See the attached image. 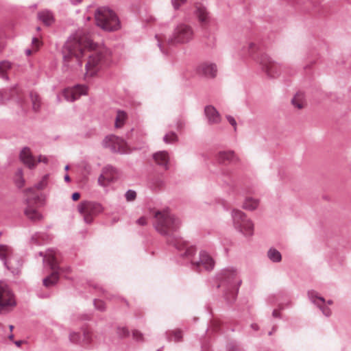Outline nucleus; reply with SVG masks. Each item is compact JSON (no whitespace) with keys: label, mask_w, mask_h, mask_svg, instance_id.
<instances>
[{"label":"nucleus","mask_w":351,"mask_h":351,"mask_svg":"<svg viewBox=\"0 0 351 351\" xmlns=\"http://www.w3.org/2000/svg\"><path fill=\"white\" fill-rule=\"evenodd\" d=\"M96 24L105 31H116L120 28V22L116 14L110 9L102 7L95 14Z\"/></svg>","instance_id":"4"},{"label":"nucleus","mask_w":351,"mask_h":351,"mask_svg":"<svg viewBox=\"0 0 351 351\" xmlns=\"http://www.w3.org/2000/svg\"><path fill=\"white\" fill-rule=\"evenodd\" d=\"M40 20L46 25H50L53 22V16L48 10L42 11L38 14Z\"/></svg>","instance_id":"24"},{"label":"nucleus","mask_w":351,"mask_h":351,"mask_svg":"<svg viewBox=\"0 0 351 351\" xmlns=\"http://www.w3.org/2000/svg\"><path fill=\"white\" fill-rule=\"evenodd\" d=\"M88 88L84 85H77L73 88H67L62 90V95L66 101H73L82 95H87Z\"/></svg>","instance_id":"11"},{"label":"nucleus","mask_w":351,"mask_h":351,"mask_svg":"<svg viewBox=\"0 0 351 351\" xmlns=\"http://www.w3.org/2000/svg\"><path fill=\"white\" fill-rule=\"evenodd\" d=\"M15 182L18 187L21 188L24 186L25 180L23 178L21 170H19L16 174Z\"/></svg>","instance_id":"34"},{"label":"nucleus","mask_w":351,"mask_h":351,"mask_svg":"<svg viewBox=\"0 0 351 351\" xmlns=\"http://www.w3.org/2000/svg\"><path fill=\"white\" fill-rule=\"evenodd\" d=\"M178 127V128L182 127V124H181V123H180V124H179Z\"/></svg>","instance_id":"61"},{"label":"nucleus","mask_w":351,"mask_h":351,"mask_svg":"<svg viewBox=\"0 0 351 351\" xmlns=\"http://www.w3.org/2000/svg\"><path fill=\"white\" fill-rule=\"evenodd\" d=\"M27 204V206L25 210L26 217L32 221H40L42 219V215L36 208L32 206L30 199L28 198Z\"/></svg>","instance_id":"19"},{"label":"nucleus","mask_w":351,"mask_h":351,"mask_svg":"<svg viewBox=\"0 0 351 351\" xmlns=\"http://www.w3.org/2000/svg\"><path fill=\"white\" fill-rule=\"evenodd\" d=\"M136 223L139 226H145L147 224V218L145 217H141L137 220Z\"/></svg>","instance_id":"45"},{"label":"nucleus","mask_w":351,"mask_h":351,"mask_svg":"<svg viewBox=\"0 0 351 351\" xmlns=\"http://www.w3.org/2000/svg\"><path fill=\"white\" fill-rule=\"evenodd\" d=\"M259 205V201L252 197H247L243 203V208L247 210H253Z\"/></svg>","instance_id":"25"},{"label":"nucleus","mask_w":351,"mask_h":351,"mask_svg":"<svg viewBox=\"0 0 351 351\" xmlns=\"http://www.w3.org/2000/svg\"><path fill=\"white\" fill-rule=\"evenodd\" d=\"M9 339H10V340H12V339H13V335H10V336H9Z\"/></svg>","instance_id":"56"},{"label":"nucleus","mask_w":351,"mask_h":351,"mask_svg":"<svg viewBox=\"0 0 351 351\" xmlns=\"http://www.w3.org/2000/svg\"><path fill=\"white\" fill-rule=\"evenodd\" d=\"M204 112L210 123L215 124L220 122L221 117L217 110L213 106H206Z\"/></svg>","instance_id":"18"},{"label":"nucleus","mask_w":351,"mask_h":351,"mask_svg":"<svg viewBox=\"0 0 351 351\" xmlns=\"http://www.w3.org/2000/svg\"><path fill=\"white\" fill-rule=\"evenodd\" d=\"M195 14L199 22L202 26L209 23V14L204 6L200 4L197 5Z\"/></svg>","instance_id":"17"},{"label":"nucleus","mask_w":351,"mask_h":351,"mask_svg":"<svg viewBox=\"0 0 351 351\" xmlns=\"http://www.w3.org/2000/svg\"><path fill=\"white\" fill-rule=\"evenodd\" d=\"M154 227L161 234L171 235L176 231L180 226V221L169 210H158L154 214Z\"/></svg>","instance_id":"3"},{"label":"nucleus","mask_w":351,"mask_h":351,"mask_svg":"<svg viewBox=\"0 0 351 351\" xmlns=\"http://www.w3.org/2000/svg\"><path fill=\"white\" fill-rule=\"evenodd\" d=\"M69 166H66V167H65V169H66V170H69Z\"/></svg>","instance_id":"60"},{"label":"nucleus","mask_w":351,"mask_h":351,"mask_svg":"<svg viewBox=\"0 0 351 351\" xmlns=\"http://www.w3.org/2000/svg\"><path fill=\"white\" fill-rule=\"evenodd\" d=\"M252 327L254 328L255 330L258 329L257 325H252Z\"/></svg>","instance_id":"54"},{"label":"nucleus","mask_w":351,"mask_h":351,"mask_svg":"<svg viewBox=\"0 0 351 351\" xmlns=\"http://www.w3.org/2000/svg\"><path fill=\"white\" fill-rule=\"evenodd\" d=\"M313 302L323 312L326 316H329L331 314L330 308L325 306V300L321 297H315L313 299Z\"/></svg>","instance_id":"22"},{"label":"nucleus","mask_w":351,"mask_h":351,"mask_svg":"<svg viewBox=\"0 0 351 351\" xmlns=\"http://www.w3.org/2000/svg\"><path fill=\"white\" fill-rule=\"evenodd\" d=\"M223 275L226 279L233 278L237 275V271L233 269H228L223 271Z\"/></svg>","instance_id":"36"},{"label":"nucleus","mask_w":351,"mask_h":351,"mask_svg":"<svg viewBox=\"0 0 351 351\" xmlns=\"http://www.w3.org/2000/svg\"><path fill=\"white\" fill-rule=\"evenodd\" d=\"M248 48H249L250 51H251L252 52H254L257 49L258 47L255 43H250L248 45Z\"/></svg>","instance_id":"47"},{"label":"nucleus","mask_w":351,"mask_h":351,"mask_svg":"<svg viewBox=\"0 0 351 351\" xmlns=\"http://www.w3.org/2000/svg\"><path fill=\"white\" fill-rule=\"evenodd\" d=\"M95 308L100 311H104L106 308V304L104 301L97 300L95 301Z\"/></svg>","instance_id":"41"},{"label":"nucleus","mask_w":351,"mask_h":351,"mask_svg":"<svg viewBox=\"0 0 351 351\" xmlns=\"http://www.w3.org/2000/svg\"><path fill=\"white\" fill-rule=\"evenodd\" d=\"M293 107L298 110H302L306 106L305 96L302 93H297L291 100Z\"/></svg>","instance_id":"21"},{"label":"nucleus","mask_w":351,"mask_h":351,"mask_svg":"<svg viewBox=\"0 0 351 351\" xmlns=\"http://www.w3.org/2000/svg\"><path fill=\"white\" fill-rule=\"evenodd\" d=\"M69 339L73 343H78L80 340V335L78 332H71Z\"/></svg>","instance_id":"40"},{"label":"nucleus","mask_w":351,"mask_h":351,"mask_svg":"<svg viewBox=\"0 0 351 351\" xmlns=\"http://www.w3.org/2000/svg\"><path fill=\"white\" fill-rule=\"evenodd\" d=\"M45 185V181L43 180V181L40 182V183L39 184H38V186H36L38 189H43Z\"/></svg>","instance_id":"50"},{"label":"nucleus","mask_w":351,"mask_h":351,"mask_svg":"<svg viewBox=\"0 0 351 351\" xmlns=\"http://www.w3.org/2000/svg\"><path fill=\"white\" fill-rule=\"evenodd\" d=\"M15 93H16V90L14 88L0 91V101L2 104L5 103V101H8L10 97H12Z\"/></svg>","instance_id":"27"},{"label":"nucleus","mask_w":351,"mask_h":351,"mask_svg":"<svg viewBox=\"0 0 351 351\" xmlns=\"http://www.w3.org/2000/svg\"><path fill=\"white\" fill-rule=\"evenodd\" d=\"M5 264L6 265V266L8 267V268L12 271V273L18 274V273L19 272V269H14V268L12 267L11 260L6 261L5 262Z\"/></svg>","instance_id":"42"},{"label":"nucleus","mask_w":351,"mask_h":351,"mask_svg":"<svg viewBox=\"0 0 351 351\" xmlns=\"http://www.w3.org/2000/svg\"><path fill=\"white\" fill-rule=\"evenodd\" d=\"M11 68L9 62L2 61L0 62V75L3 77L6 72Z\"/></svg>","instance_id":"33"},{"label":"nucleus","mask_w":351,"mask_h":351,"mask_svg":"<svg viewBox=\"0 0 351 351\" xmlns=\"http://www.w3.org/2000/svg\"><path fill=\"white\" fill-rule=\"evenodd\" d=\"M165 143L169 144V143H173L178 140V137L177 134L175 132H169L163 138Z\"/></svg>","instance_id":"31"},{"label":"nucleus","mask_w":351,"mask_h":351,"mask_svg":"<svg viewBox=\"0 0 351 351\" xmlns=\"http://www.w3.org/2000/svg\"><path fill=\"white\" fill-rule=\"evenodd\" d=\"M21 160L27 165L29 168H34L37 162H48V158L44 156H40L38 160L33 157L30 149L27 147H25L22 149L20 154Z\"/></svg>","instance_id":"12"},{"label":"nucleus","mask_w":351,"mask_h":351,"mask_svg":"<svg viewBox=\"0 0 351 351\" xmlns=\"http://www.w3.org/2000/svg\"><path fill=\"white\" fill-rule=\"evenodd\" d=\"M273 315H274V317H278V311H276V310L274 311V312H273Z\"/></svg>","instance_id":"52"},{"label":"nucleus","mask_w":351,"mask_h":351,"mask_svg":"<svg viewBox=\"0 0 351 351\" xmlns=\"http://www.w3.org/2000/svg\"><path fill=\"white\" fill-rule=\"evenodd\" d=\"M76 3H79L82 1V0H75Z\"/></svg>","instance_id":"55"},{"label":"nucleus","mask_w":351,"mask_h":351,"mask_svg":"<svg viewBox=\"0 0 351 351\" xmlns=\"http://www.w3.org/2000/svg\"><path fill=\"white\" fill-rule=\"evenodd\" d=\"M86 53H89L86 64V75L88 77L95 76L102 67L108 66L112 62L110 49L97 45L88 35L79 33L64 45V66L73 71L81 68L82 58Z\"/></svg>","instance_id":"1"},{"label":"nucleus","mask_w":351,"mask_h":351,"mask_svg":"<svg viewBox=\"0 0 351 351\" xmlns=\"http://www.w3.org/2000/svg\"><path fill=\"white\" fill-rule=\"evenodd\" d=\"M153 158L158 165L164 167L166 169L168 168L169 157L167 152L161 151L156 152L154 154Z\"/></svg>","instance_id":"20"},{"label":"nucleus","mask_w":351,"mask_h":351,"mask_svg":"<svg viewBox=\"0 0 351 351\" xmlns=\"http://www.w3.org/2000/svg\"><path fill=\"white\" fill-rule=\"evenodd\" d=\"M64 180L66 181V182H69L70 181V177L68 176V175H66L64 176Z\"/></svg>","instance_id":"53"},{"label":"nucleus","mask_w":351,"mask_h":351,"mask_svg":"<svg viewBox=\"0 0 351 351\" xmlns=\"http://www.w3.org/2000/svg\"><path fill=\"white\" fill-rule=\"evenodd\" d=\"M80 198V194L79 193H74L72 195V199L73 201H77Z\"/></svg>","instance_id":"48"},{"label":"nucleus","mask_w":351,"mask_h":351,"mask_svg":"<svg viewBox=\"0 0 351 351\" xmlns=\"http://www.w3.org/2000/svg\"><path fill=\"white\" fill-rule=\"evenodd\" d=\"M84 170L87 172V173H90V166L88 164H84Z\"/></svg>","instance_id":"49"},{"label":"nucleus","mask_w":351,"mask_h":351,"mask_svg":"<svg viewBox=\"0 0 351 351\" xmlns=\"http://www.w3.org/2000/svg\"><path fill=\"white\" fill-rule=\"evenodd\" d=\"M114 169L111 167L103 169L102 173L98 178V184L101 186H108L114 180Z\"/></svg>","instance_id":"16"},{"label":"nucleus","mask_w":351,"mask_h":351,"mask_svg":"<svg viewBox=\"0 0 351 351\" xmlns=\"http://www.w3.org/2000/svg\"><path fill=\"white\" fill-rule=\"evenodd\" d=\"M44 260L48 263L51 269L53 270L52 274L43 280V285L46 287H49L55 285L58 282L59 279L58 271L60 270L61 271H64V269L59 267L58 264L60 260V255L54 250H49L45 256Z\"/></svg>","instance_id":"5"},{"label":"nucleus","mask_w":351,"mask_h":351,"mask_svg":"<svg viewBox=\"0 0 351 351\" xmlns=\"http://www.w3.org/2000/svg\"><path fill=\"white\" fill-rule=\"evenodd\" d=\"M30 99L33 110L35 112L38 111L41 106V100L39 95L36 93H31Z\"/></svg>","instance_id":"26"},{"label":"nucleus","mask_w":351,"mask_h":351,"mask_svg":"<svg viewBox=\"0 0 351 351\" xmlns=\"http://www.w3.org/2000/svg\"><path fill=\"white\" fill-rule=\"evenodd\" d=\"M195 36V29L191 25L180 23L175 27L172 35L168 38L160 36L156 38L160 51L168 56L171 53V47L188 44L194 40Z\"/></svg>","instance_id":"2"},{"label":"nucleus","mask_w":351,"mask_h":351,"mask_svg":"<svg viewBox=\"0 0 351 351\" xmlns=\"http://www.w3.org/2000/svg\"><path fill=\"white\" fill-rule=\"evenodd\" d=\"M13 328H14L13 326H12V325L10 326V330H12Z\"/></svg>","instance_id":"59"},{"label":"nucleus","mask_w":351,"mask_h":351,"mask_svg":"<svg viewBox=\"0 0 351 351\" xmlns=\"http://www.w3.org/2000/svg\"><path fill=\"white\" fill-rule=\"evenodd\" d=\"M184 248H185V252H184V255L186 256H192L195 251V249L194 247L193 246H188L186 243L184 244Z\"/></svg>","instance_id":"38"},{"label":"nucleus","mask_w":351,"mask_h":351,"mask_svg":"<svg viewBox=\"0 0 351 351\" xmlns=\"http://www.w3.org/2000/svg\"><path fill=\"white\" fill-rule=\"evenodd\" d=\"M169 341H173L175 342H178L182 341V332L179 329H175L169 332Z\"/></svg>","instance_id":"28"},{"label":"nucleus","mask_w":351,"mask_h":351,"mask_svg":"<svg viewBox=\"0 0 351 351\" xmlns=\"http://www.w3.org/2000/svg\"><path fill=\"white\" fill-rule=\"evenodd\" d=\"M10 252V249L8 246L0 245V258L1 259H5L7 256H9Z\"/></svg>","instance_id":"35"},{"label":"nucleus","mask_w":351,"mask_h":351,"mask_svg":"<svg viewBox=\"0 0 351 351\" xmlns=\"http://www.w3.org/2000/svg\"><path fill=\"white\" fill-rule=\"evenodd\" d=\"M104 145L112 152L121 154L128 153L129 148L126 143L120 137L109 135L104 140Z\"/></svg>","instance_id":"9"},{"label":"nucleus","mask_w":351,"mask_h":351,"mask_svg":"<svg viewBox=\"0 0 351 351\" xmlns=\"http://www.w3.org/2000/svg\"><path fill=\"white\" fill-rule=\"evenodd\" d=\"M217 160L219 163H239L240 158L233 151H221L217 155Z\"/></svg>","instance_id":"14"},{"label":"nucleus","mask_w":351,"mask_h":351,"mask_svg":"<svg viewBox=\"0 0 351 351\" xmlns=\"http://www.w3.org/2000/svg\"><path fill=\"white\" fill-rule=\"evenodd\" d=\"M227 118V120L228 121V122L233 126L234 127V129H236V126H237V122L235 121V119L231 117V116H227L226 117Z\"/></svg>","instance_id":"46"},{"label":"nucleus","mask_w":351,"mask_h":351,"mask_svg":"<svg viewBox=\"0 0 351 351\" xmlns=\"http://www.w3.org/2000/svg\"><path fill=\"white\" fill-rule=\"evenodd\" d=\"M232 218L234 227L245 236H251L254 232V224L245 214L239 210H234Z\"/></svg>","instance_id":"7"},{"label":"nucleus","mask_w":351,"mask_h":351,"mask_svg":"<svg viewBox=\"0 0 351 351\" xmlns=\"http://www.w3.org/2000/svg\"><path fill=\"white\" fill-rule=\"evenodd\" d=\"M15 305L14 295L4 282H0V311Z\"/></svg>","instance_id":"10"},{"label":"nucleus","mask_w":351,"mask_h":351,"mask_svg":"<svg viewBox=\"0 0 351 351\" xmlns=\"http://www.w3.org/2000/svg\"><path fill=\"white\" fill-rule=\"evenodd\" d=\"M92 332L88 330H85L83 333L82 344L89 345L92 342Z\"/></svg>","instance_id":"32"},{"label":"nucleus","mask_w":351,"mask_h":351,"mask_svg":"<svg viewBox=\"0 0 351 351\" xmlns=\"http://www.w3.org/2000/svg\"><path fill=\"white\" fill-rule=\"evenodd\" d=\"M268 256L274 262H280L282 258L280 253L274 249L269 250Z\"/></svg>","instance_id":"30"},{"label":"nucleus","mask_w":351,"mask_h":351,"mask_svg":"<svg viewBox=\"0 0 351 351\" xmlns=\"http://www.w3.org/2000/svg\"><path fill=\"white\" fill-rule=\"evenodd\" d=\"M133 337L136 340H142L143 339V334L138 330L133 331Z\"/></svg>","instance_id":"44"},{"label":"nucleus","mask_w":351,"mask_h":351,"mask_svg":"<svg viewBox=\"0 0 351 351\" xmlns=\"http://www.w3.org/2000/svg\"><path fill=\"white\" fill-rule=\"evenodd\" d=\"M77 210L86 223H91L95 217L104 211L102 205L92 201H83L77 206Z\"/></svg>","instance_id":"6"},{"label":"nucleus","mask_w":351,"mask_h":351,"mask_svg":"<svg viewBox=\"0 0 351 351\" xmlns=\"http://www.w3.org/2000/svg\"><path fill=\"white\" fill-rule=\"evenodd\" d=\"M263 70L269 77H275L280 73L281 66L267 55H263L260 60Z\"/></svg>","instance_id":"8"},{"label":"nucleus","mask_w":351,"mask_h":351,"mask_svg":"<svg viewBox=\"0 0 351 351\" xmlns=\"http://www.w3.org/2000/svg\"><path fill=\"white\" fill-rule=\"evenodd\" d=\"M192 264L197 267L202 266L205 269L210 270L213 268L214 261L207 253L201 252L199 253V260L197 261H193Z\"/></svg>","instance_id":"15"},{"label":"nucleus","mask_w":351,"mask_h":351,"mask_svg":"<svg viewBox=\"0 0 351 351\" xmlns=\"http://www.w3.org/2000/svg\"><path fill=\"white\" fill-rule=\"evenodd\" d=\"M125 197L128 202L134 201L136 197V193L134 191L129 190L126 192Z\"/></svg>","instance_id":"37"},{"label":"nucleus","mask_w":351,"mask_h":351,"mask_svg":"<svg viewBox=\"0 0 351 351\" xmlns=\"http://www.w3.org/2000/svg\"><path fill=\"white\" fill-rule=\"evenodd\" d=\"M117 332L119 336L121 337H126L129 334L128 330L125 327L117 328Z\"/></svg>","instance_id":"39"},{"label":"nucleus","mask_w":351,"mask_h":351,"mask_svg":"<svg viewBox=\"0 0 351 351\" xmlns=\"http://www.w3.org/2000/svg\"><path fill=\"white\" fill-rule=\"evenodd\" d=\"M23 343V341H16L14 342V343L18 346V347H20L21 345Z\"/></svg>","instance_id":"51"},{"label":"nucleus","mask_w":351,"mask_h":351,"mask_svg":"<svg viewBox=\"0 0 351 351\" xmlns=\"http://www.w3.org/2000/svg\"><path fill=\"white\" fill-rule=\"evenodd\" d=\"M41 45L40 41L37 38H34L32 40V49H27L25 51V53L27 56H31L33 53L36 52L38 50L39 47Z\"/></svg>","instance_id":"29"},{"label":"nucleus","mask_w":351,"mask_h":351,"mask_svg":"<svg viewBox=\"0 0 351 351\" xmlns=\"http://www.w3.org/2000/svg\"><path fill=\"white\" fill-rule=\"evenodd\" d=\"M328 304H332V302L331 300H329V301H328Z\"/></svg>","instance_id":"57"},{"label":"nucleus","mask_w":351,"mask_h":351,"mask_svg":"<svg viewBox=\"0 0 351 351\" xmlns=\"http://www.w3.org/2000/svg\"><path fill=\"white\" fill-rule=\"evenodd\" d=\"M32 191H33V189H29L27 191V192H32Z\"/></svg>","instance_id":"58"},{"label":"nucleus","mask_w":351,"mask_h":351,"mask_svg":"<svg viewBox=\"0 0 351 351\" xmlns=\"http://www.w3.org/2000/svg\"><path fill=\"white\" fill-rule=\"evenodd\" d=\"M128 119V115L125 112L122 110H118L117 112L116 118H115V123L114 126L116 128H122L126 120Z\"/></svg>","instance_id":"23"},{"label":"nucleus","mask_w":351,"mask_h":351,"mask_svg":"<svg viewBox=\"0 0 351 351\" xmlns=\"http://www.w3.org/2000/svg\"><path fill=\"white\" fill-rule=\"evenodd\" d=\"M197 73L207 78H215L217 75V69L216 64L209 62L199 64L196 68Z\"/></svg>","instance_id":"13"},{"label":"nucleus","mask_w":351,"mask_h":351,"mask_svg":"<svg viewBox=\"0 0 351 351\" xmlns=\"http://www.w3.org/2000/svg\"><path fill=\"white\" fill-rule=\"evenodd\" d=\"M174 8L178 9L179 7L186 2V0H172Z\"/></svg>","instance_id":"43"}]
</instances>
